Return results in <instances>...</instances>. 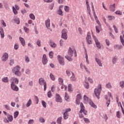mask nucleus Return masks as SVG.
<instances>
[{"label":"nucleus","instance_id":"nucleus-51","mask_svg":"<svg viewBox=\"0 0 124 124\" xmlns=\"http://www.w3.org/2000/svg\"><path fill=\"white\" fill-rule=\"evenodd\" d=\"M36 43L39 47H40V46H41V41L40 40H37Z\"/></svg>","mask_w":124,"mask_h":124},{"label":"nucleus","instance_id":"nucleus-53","mask_svg":"<svg viewBox=\"0 0 124 124\" xmlns=\"http://www.w3.org/2000/svg\"><path fill=\"white\" fill-rule=\"evenodd\" d=\"M14 21L17 24V25H19V24H20V20H19L18 18H16L14 19Z\"/></svg>","mask_w":124,"mask_h":124},{"label":"nucleus","instance_id":"nucleus-41","mask_svg":"<svg viewBox=\"0 0 124 124\" xmlns=\"http://www.w3.org/2000/svg\"><path fill=\"white\" fill-rule=\"evenodd\" d=\"M108 18L109 21H112V20H115V17H114V16H108Z\"/></svg>","mask_w":124,"mask_h":124},{"label":"nucleus","instance_id":"nucleus-25","mask_svg":"<svg viewBox=\"0 0 124 124\" xmlns=\"http://www.w3.org/2000/svg\"><path fill=\"white\" fill-rule=\"evenodd\" d=\"M68 92L70 93L71 92H73V88H72V84H69L68 85Z\"/></svg>","mask_w":124,"mask_h":124},{"label":"nucleus","instance_id":"nucleus-62","mask_svg":"<svg viewBox=\"0 0 124 124\" xmlns=\"http://www.w3.org/2000/svg\"><path fill=\"white\" fill-rule=\"evenodd\" d=\"M69 98V97L68 96V95L67 94V93H65V100H67Z\"/></svg>","mask_w":124,"mask_h":124},{"label":"nucleus","instance_id":"nucleus-44","mask_svg":"<svg viewBox=\"0 0 124 124\" xmlns=\"http://www.w3.org/2000/svg\"><path fill=\"white\" fill-rule=\"evenodd\" d=\"M39 122H40V123H45V119H44V118H43V117H40L39 118Z\"/></svg>","mask_w":124,"mask_h":124},{"label":"nucleus","instance_id":"nucleus-58","mask_svg":"<svg viewBox=\"0 0 124 124\" xmlns=\"http://www.w3.org/2000/svg\"><path fill=\"white\" fill-rule=\"evenodd\" d=\"M18 48H19V46L18 45V44H15L14 46L15 50H18Z\"/></svg>","mask_w":124,"mask_h":124},{"label":"nucleus","instance_id":"nucleus-28","mask_svg":"<svg viewBox=\"0 0 124 124\" xmlns=\"http://www.w3.org/2000/svg\"><path fill=\"white\" fill-rule=\"evenodd\" d=\"M62 9H61V6H60L59 9L57 12V14H59V15H61V16H63V14H62Z\"/></svg>","mask_w":124,"mask_h":124},{"label":"nucleus","instance_id":"nucleus-1","mask_svg":"<svg viewBox=\"0 0 124 124\" xmlns=\"http://www.w3.org/2000/svg\"><path fill=\"white\" fill-rule=\"evenodd\" d=\"M73 54H74L75 57H77L76 50L74 49L71 48V47H69L68 51V55L65 56V59L69 61V62H72V59H71V57H73Z\"/></svg>","mask_w":124,"mask_h":124},{"label":"nucleus","instance_id":"nucleus-32","mask_svg":"<svg viewBox=\"0 0 124 124\" xmlns=\"http://www.w3.org/2000/svg\"><path fill=\"white\" fill-rule=\"evenodd\" d=\"M66 73L67 75H68V76H71V75H72V74H74L73 73H72V72H71L69 70H67L66 71Z\"/></svg>","mask_w":124,"mask_h":124},{"label":"nucleus","instance_id":"nucleus-40","mask_svg":"<svg viewBox=\"0 0 124 124\" xmlns=\"http://www.w3.org/2000/svg\"><path fill=\"white\" fill-rule=\"evenodd\" d=\"M25 62L27 63H29L30 62V58H29V56L26 55L25 56Z\"/></svg>","mask_w":124,"mask_h":124},{"label":"nucleus","instance_id":"nucleus-13","mask_svg":"<svg viewBox=\"0 0 124 124\" xmlns=\"http://www.w3.org/2000/svg\"><path fill=\"white\" fill-rule=\"evenodd\" d=\"M91 99H89V97L87 96L86 95H84L83 96V101L85 104H87V103H89L90 101H91Z\"/></svg>","mask_w":124,"mask_h":124},{"label":"nucleus","instance_id":"nucleus-46","mask_svg":"<svg viewBox=\"0 0 124 124\" xmlns=\"http://www.w3.org/2000/svg\"><path fill=\"white\" fill-rule=\"evenodd\" d=\"M120 40L122 45L124 46V38L123 37V36L122 35L120 36Z\"/></svg>","mask_w":124,"mask_h":124},{"label":"nucleus","instance_id":"nucleus-15","mask_svg":"<svg viewBox=\"0 0 124 124\" xmlns=\"http://www.w3.org/2000/svg\"><path fill=\"white\" fill-rule=\"evenodd\" d=\"M45 25L46 29H47V30H50V25L49 18H48L47 20L45 21Z\"/></svg>","mask_w":124,"mask_h":124},{"label":"nucleus","instance_id":"nucleus-63","mask_svg":"<svg viewBox=\"0 0 124 124\" xmlns=\"http://www.w3.org/2000/svg\"><path fill=\"white\" fill-rule=\"evenodd\" d=\"M87 9L89 15L91 16V8H90V6L87 7Z\"/></svg>","mask_w":124,"mask_h":124},{"label":"nucleus","instance_id":"nucleus-60","mask_svg":"<svg viewBox=\"0 0 124 124\" xmlns=\"http://www.w3.org/2000/svg\"><path fill=\"white\" fill-rule=\"evenodd\" d=\"M35 99L36 100V104H37L38 102H39V99H38V97L35 96Z\"/></svg>","mask_w":124,"mask_h":124},{"label":"nucleus","instance_id":"nucleus-4","mask_svg":"<svg viewBox=\"0 0 124 124\" xmlns=\"http://www.w3.org/2000/svg\"><path fill=\"white\" fill-rule=\"evenodd\" d=\"M39 84L40 86H44V91H46L47 89V84L44 78H41L39 79Z\"/></svg>","mask_w":124,"mask_h":124},{"label":"nucleus","instance_id":"nucleus-20","mask_svg":"<svg viewBox=\"0 0 124 124\" xmlns=\"http://www.w3.org/2000/svg\"><path fill=\"white\" fill-rule=\"evenodd\" d=\"M19 40L22 46H25V45H26V42H25V39H24V38L19 37Z\"/></svg>","mask_w":124,"mask_h":124},{"label":"nucleus","instance_id":"nucleus-48","mask_svg":"<svg viewBox=\"0 0 124 124\" xmlns=\"http://www.w3.org/2000/svg\"><path fill=\"white\" fill-rule=\"evenodd\" d=\"M47 96L49 98H51L53 96V95L52 94V93H51V91H49L47 92Z\"/></svg>","mask_w":124,"mask_h":124},{"label":"nucleus","instance_id":"nucleus-35","mask_svg":"<svg viewBox=\"0 0 124 124\" xmlns=\"http://www.w3.org/2000/svg\"><path fill=\"white\" fill-rule=\"evenodd\" d=\"M18 116H19V111H15L14 113V119H16V118H17Z\"/></svg>","mask_w":124,"mask_h":124},{"label":"nucleus","instance_id":"nucleus-42","mask_svg":"<svg viewBox=\"0 0 124 124\" xmlns=\"http://www.w3.org/2000/svg\"><path fill=\"white\" fill-rule=\"evenodd\" d=\"M106 87L108 89H112V85H111V83L108 82V84H107Z\"/></svg>","mask_w":124,"mask_h":124},{"label":"nucleus","instance_id":"nucleus-10","mask_svg":"<svg viewBox=\"0 0 124 124\" xmlns=\"http://www.w3.org/2000/svg\"><path fill=\"white\" fill-rule=\"evenodd\" d=\"M86 40L88 44H92V37H91V33L88 32L86 37Z\"/></svg>","mask_w":124,"mask_h":124},{"label":"nucleus","instance_id":"nucleus-29","mask_svg":"<svg viewBox=\"0 0 124 124\" xmlns=\"http://www.w3.org/2000/svg\"><path fill=\"white\" fill-rule=\"evenodd\" d=\"M63 118L64 120H67V119H68V113L64 112L63 114Z\"/></svg>","mask_w":124,"mask_h":124},{"label":"nucleus","instance_id":"nucleus-30","mask_svg":"<svg viewBox=\"0 0 124 124\" xmlns=\"http://www.w3.org/2000/svg\"><path fill=\"white\" fill-rule=\"evenodd\" d=\"M119 86L122 89L124 88V80L121 81L119 83Z\"/></svg>","mask_w":124,"mask_h":124},{"label":"nucleus","instance_id":"nucleus-47","mask_svg":"<svg viewBox=\"0 0 124 124\" xmlns=\"http://www.w3.org/2000/svg\"><path fill=\"white\" fill-rule=\"evenodd\" d=\"M117 61H118V59H117V58L114 57L112 59V63L113 64H116V62H117Z\"/></svg>","mask_w":124,"mask_h":124},{"label":"nucleus","instance_id":"nucleus-27","mask_svg":"<svg viewBox=\"0 0 124 124\" xmlns=\"http://www.w3.org/2000/svg\"><path fill=\"white\" fill-rule=\"evenodd\" d=\"M3 106L5 108V109H6V110H8V111H11V110H12V108L10 106L5 105Z\"/></svg>","mask_w":124,"mask_h":124},{"label":"nucleus","instance_id":"nucleus-21","mask_svg":"<svg viewBox=\"0 0 124 124\" xmlns=\"http://www.w3.org/2000/svg\"><path fill=\"white\" fill-rule=\"evenodd\" d=\"M110 11H115L116 9V4L114 3L109 6Z\"/></svg>","mask_w":124,"mask_h":124},{"label":"nucleus","instance_id":"nucleus-59","mask_svg":"<svg viewBox=\"0 0 124 124\" xmlns=\"http://www.w3.org/2000/svg\"><path fill=\"white\" fill-rule=\"evenodd\" d=\"M25 73L27 75H29V74H31V71L30 69H26L25 70Z\"/></svg>","mask_w":124,"mask_h":124},{"label":"nucleus","instance_id":"nucleus-43","mask_svg":"<svg viewBox=\"0 0 124 124\" xmlns=\"http://www.w3.org/2000/svg\"><path fill=\"white\" fill-rule=\"evenodd\" d=\"M42 105L44 108H46L47 106V103H46L44 101H42Z\"/></svg>","mask_w":124,"mask_h":124},{"label":"nucleus","instance_id":"nucleus-19","mask_svg":"<svg viewBox=\"0 0 124 124\" xmlns=\"http://www.w3.org/2000/svg\"><path fill=\"white\" fill-rule=\"evenodd\" d=\"M49 45L50 47H52V48H55V47L57 46V45L56 44V43H55V42L53 41V40H50Z\"/></svg>","mask_w":124,"mask_h":124},{"label":"nucleus","instance_id":"nucleus-37","mask_svg":"<svg viewBox=\"0 0 124 124\" xmlns=\"http://www.w3.org/2000/svg\"><path fill=\"white\" fill-rule=\"evenodd\" d=\"M2 82H4V83H7L8 82V78L7 77H5V78H2Z\"/></svg>","mask_w":124,"mask_h":124},{"label":"nucleus","instance_id":"nucleus-6","mask_svg":"<svg viewBox=\"0 0 124 124\" xmlns=\"http://www.w3.org/2000/svg\"><path fill=\"white\" fill-rule=\"evenodd\" d=\"M62 38L66 40L67 39V31L66 29L62 30Z\"/></svg>","mask_w":124,"mask_h":124},{"label":"nucleus","instance_id":"nucleus-24","mask_svg":"<svg viewBox=\"0 0 124 124\" xmlns=\"http://www.w3.org/2000/svg\"><path fill=\"white\" fill-rule=\"evenodd\" d=\"M89 104L93 108H94L95 109H96L97 108V107L96 106V105H95V104H94V103H93V101H89Z\"/></svg>","mask_w":124,"mask_h":124},{"label":"nucleus","instance_id":"nucleus-56","mask_svg":"<svg viewBox=\"0 0 124 124\" xmlns=\"http://www.w3.org/2000/svg\"><path fill=\"white\" fill-rule=\"evenodd\" d=\"M24 30L25 31V32H26V33H29V31H30V30L29 29V28H28L26 27H24Z\"/></svg>","mask_w":124,"mask_h":124},{"label":"nucleus","instance_id":"nucleus-57","mask_svg":"<svg viewBox=\"0 0 124 124\" xmlns=\"http://www.w3.org/2000/svg\"><path fill=\"white\" fill-rule=\"evenodd\" d=\"M64 10L66 11V12H68L69 11V7L67 6H64Z\"/></svg>","mask_w":124,"mask_h":124},{"label":"nucleus","instance_id":"nucleus-9","mask_svg":"<svg viewBox=\"0 0 124 124\" xmlns=\"http://www.w3.org/2000/svg\"><path fill=\"white\" fill-rule=\"evenodd\" d=\"M42 62L44 65H46V64H47V62H48V60L47 59V56H46V54L43 55Z\"/></svg>","mask_w":124,"mask_h":124},{"label":"nucleus","instance_id":"nucleus-55","mask_svg":"<svg viewBox=\"0 0 124 124\" xmlns=\"http://www.w3.org/2000/svg\"><path fill=\"white\" fill-rule=\"evenodd\" d=\"M83 111L81 112V110L79 111V118H83L84 117V114H83Z\"/></svg>","mask_w":124,"mask_h":124},{"label":"nucleus","instance_id":"nucleus-64","mask_svg":"<svg viewBox=\"0 0 124 124\" xmlns=\"http://www.w3.org/2000/svg\"><path fill=\"white\" fill-rule=\"evenodd\" d=\"M28 124H33V120H32V119L30 120L29 121Z\"/></svg>","mask_w":124,"mask_h":124},{"label":"nucleus","instance_id":"nucleus-38","mask_svg":"<svg viewBox=\"0 0 124 124\" xmlns=\"http://www.w3.org/2000/svg\"><path fill=\"white\" fill-rule=\"evenodd\" d=\"M29 17L30 18H31V19L32 20H35V16H34V15H33V14H31L29 15Z\"/></svg>","mask_w":124,"mask_h":124},{"label":"nucleus","instance_id":"nucleus-31","mask_svg":"<svg viewBox=\"0 0 124 124\" xmlns=\"http://www.w3.org/2000/svg\"><path fill=\"white\" fill-rule=\"evenodd\" d=\"M31 99H30L26 104V107H30L31 105Z\"/></svg>","mask_w":124,"mask_h":124},{"label":"nucleus","instance_id":"nucleus-34","mask_svg":"<svg viewBox=\"0 0 124 124\" xmlns=\"http://www.w3.org/2000/svg\"><path fill=\"white\" fill-rule=\"evenodd\" d=\"M49 77L51 80H52V81H55V80L56 79V78L55 77V76L52 74V73L50 74Z\"/></svg>","mask_w":124,"mask_h":124},{"label":"nucleus","instance_id":"nucleus-11","mask_svg":"<svg viewBox=\"0 0 124 124\" xmlns=\"http://www.w3.org/2000/svg\"><path fill=\"white\" fill-rule=\"evenodd\" d=\"M7 60H8V54L4 53L1 57V60L2 62H6Z\"/></svg>","mask_w":124,"mask_h":124},{"label":"nucleus","instance_id":"nucleus-12","mask_svg":"<svg viewBox=\"0 0 124 124\" xmlns=\"http://www.w3.org/2000/svg\"><path fill=\"white\" fill-rule=\"evenodd\" d=\"M56 102H60L61 103V102H62V97H61V95L60 94L56 93V99H55Z\"/></svg>","mask_w":124,"mask_h":124},{"label":"nucleus","instance_id":"nucleus-36","mask_svg":"<svg viewBox=\"0 0 124 124\" xmlns=\"http://www.w3.org/2000/svg\"><path fill=\"white\" fill-rule=\"evenodd\" d=\"M13 12L15 15H17V14H18V11H17V9H16L14 6H13Z\"/></svg>","mask_w":124,"mask_h":124},{"label":"nucleus","instance_id":"nucleus-49","mask_svg":"<svg viewBox=\"0 0 124 124\" xmlns=\"http://www.w3.org/2000/svg\"><path fill=\"white\" fill-rule=\"evenodd\" d=\"M84 87L86 89H89L90 88V85H89V82H85L84 84Z\"/></svg>","mask_w":124,"mask_h":124},{"label":"nucleus","instance_id":"nucleus-61","mask_svg":"<svg viewBox=\"0 0 124 124\" xmlns=\"http://www.w3.org/2000/svg\"><path fill=\"white\" fill-rule=\"evenodd\" d=\"M84 121L85 123H86L87 124L90 123V120H89V119L84 118Z\"/></svg>","mask_w":124,"mask_h":124},{"label":"nucleus","instance_id":"nucleus-39","mask_svg":"<svg viewBox=\"0 0 124 124\" xmlns=\"http://www.w3.org/2000/svg\"><path fill=\"white\" fill-rule=\"evenodd\" d=\"M70 79L72 81H75L76 80L74 73L72 74V76L70 77Z\"/></svg>","mask_w":124,"mask_h":124},{"label":"nucleus","instance_id":"nucleus-3","mask_svg":"<svg viewBox=\"0 0 124 124\" xmlns=\"http://www.w3.org/2000/svg\"><path fill=\"white\" fill-rule=\"evenodd\" d=\"M102 90V88L101 87V85L100 84L98 86L97 88H95L94 91V94L98 98V99H99L100 97H99V95H100V93H101V90Z\"/></svg>","mask_w":124,"mask_h":124},{"label":"nucleus","instance_id":"nucleus-45","mask_svg":"<svg viewBox=\"0 0 124 124\" xmlns=\"http://www.w3.org/2000/svg\"><path fill=\"white\" fill-rule=\"evenodd\" d=\"M58 80H59V83L60 84L62 85V84H63V79H62V78H59Z\"/></svg>","mask_w":124,"mask_h":124},{"label":"nucleus","instance_id":"nucleus-14","mask_svg":"<svg viewBox=\"0 0 124 124\" xmlns=\"http://www.w3.org/2000/svg\"><path fill=\"white\" fill-rule=\"evenodd\" d=\"M81 98H82V97L81 96V94H78L77 95V98L76 100V103L78 104V105H79L80 104V100H81Z\"/></svg>","mask_w":124,"mask_h":124},{"label":"nucleus","instance_id":"nucleus-54","mask_svg":"<svg viewBox=\"0 0 124 124\" xmlns=\"http://www.w3.org/2000/svg\"><path fill=\"white\" fill-rule=\"evenodd\" d=\"M0 23L3 25V27H6V23H5L4 20H3V19L0 20Z\"/></svg>","mask_w":124,"mask_h":124},{"label":"nucleus","instance_id":"nucleus-23","mask_svg":"<svg viewBox=\"0 0 124 124\" xmlns=\"http://www.w3.org/2000/svg\"><path fill=\"white\" fill-rule=\"evenodd\" d=\"M96 31L97 33H99L100 32V31H101V25L96 26Z\"/></svg>","mask_w":124,"mask_h":124},{"label":"nucleus","instance_id":"nucleus-8","mask_svg":"<svg viewBox=\"0 0 124 124\" xmlns=\"http://www.w3.org/2000/svg\"><path fill=\"white\" fill-rule=\"evenodd\" d=\"M58 60L61 65H64V60L62 57L61 56V55H58Z\"/></svg>","mask_w":124,"mask_h":124},{"label":"nucleus","instance_id":"nucleus-18","mask_svg":"<svg viewBox=\"0 0 124 124\" xmlns=\"http://www.w3.org/2000/svg\"><path fill=\"white\" fill-rule=\"evenodd\" d=\"M7 119L8 120H7V123H9V122H11L13 121V116L10 114H8Z\"/></svg>","mask_w":124,"mask_h":124},{"label":"nucleus","instance_id":"nucleus-22","mask_svg":"<svg viewBox=\"0 0 124 124\" xmlns=\"http://www.w3.org/2000/svg\"><path fill=\"white\" fill-rule=\"evenodd\" d=\"M0 33L1 35V38H4V32L3 31V29L0 28Z\"/></svg>","mask_w":124,"mask_h":124},{"label":"nucleus","instance_id":"nucleus-16","mask_svg":"<svg viewBox=\"0 0 124 124\" xmlns=\"http://www.w3.org/2000/svg\"><path fill=\"white\" fill-rule=\"evenodd\" d=\"M95 60L97 64H98L99 66H100L101 67H102L103 65H102V62H101V60L97 58H95Z\"/></svg>","mask_w":124,"mask_h":124},{"label":"nucleus","instance_id":"nucleus-26","mask_svg":"<svg viewBox=\"0 0 124 124\" xmlns=\"http://www.w3.org/2000/svg\"><path fill=\"white\" fill-rule=\"evenodd\" d=\"M80 112H83L85 110V106L83 103H80Z\"/></svg>","mask_w":124,"mask_h":124},{"label":"nucleus","instance_id":"nucleus-50","mask_svg":"<svg viewBox=\"0 0 124 124\" xmlns=\"http://www.w3.org/2000/svg\"><path fill=\"white\" fill-rule=\"evenodd\" d=\"M83 66L85 71H86L87 73H89L90 74L91 73V71L89 70L88 68H87L86 66L83 65Z\"/></svg>","mask_w":124,"mask_h":124},{"label":"nucleus","instance_id":"nucleus-17","mask_svg":"<svg viewBox=\"0 0 124 124\" xmlns=\"http://www.w3.org/2000/svg\"><path fill=\"white\" fill-rule=\"evenodd\" d=\"M13 81H15V83H16V84H18V83H19V79L17 78H11L10 79V82L12 83Z\"/></svg>","mask_w":124,"mask_h":124},{"label":"nucleus","instance_id":"nucleus-33","mask_svg":"<svg viewBox=\"0 0 124 124\" xmlns=\"http://www.w3.org/2000/svg\"><path fill=\"white\" fill-rule=\"evenodd\" d=\"M62 117H60L57 120V123L58 124H62Z\"/></svg>","mask_w":124,"mask_h":124},{"label":"nucleus","instance_id":"nucleus-52","mask_svg":"<svg viewBox=\"0 0 124 124\" xmlns=\"http://www.w3.org/2000/svg\"><path fill=\"white\" fill-rule=\"evenodd\" d=\"M48 55L49 58H50V59H52L53 58V56H54V53H53V51H50Z\"/></svg>","mask_w":124,"mask_h":124},{"label":"nucleus","instance_id":"nucleus-2","mask_svg":"<svg viewBox=\"0 0 124 124\" xmlns=\"http://www.w3.org/2000/svg\"><path fill=\"white\" fill-rule=\"evenodd\" d=\"M20 66L19 65H17L15 67H14L12 69V72L13 74H15V75H16V76H21L22 75V73L20 72Z\"/></svg>","mask_w":124,"mask_h":124},{"label":"nucleus","instance_id":"nucleus-7","mask_svg":"<svg viewBox=\"0 0 124 124\" xmlns=\"http://www.w3.org/2000/svg\"><path fill=\"white\" fill-rule=\"evenodd\" d=\"M11 88L13 91H14L15 92H18L19 91V88L18 86H17L16 85H15V83H14V81H12L11 84Z\"/></svg>","mask_w":124,"mask_h":124},{"label":"nucleus","instance_id":"nucleus-5","mask_svg":"<svg viewBox=\"0 0 124 124\" xmlns=\"http://www.w3.org/2000/svg\"><path fill=\"white\" fill-rule=\"evenodd\" d=\"M92 33L93 37L95 43L97 48H98L99 49H101V45H100V43L98 41V39H97V38H96L95 36L93 35V32H92Z\"/></svg>","mask_w":124,"mask_h":124}]
</instances>
